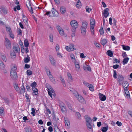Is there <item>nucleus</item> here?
I'll use <instances>...</instances> for the list:
<instances>
[{
    "label": "nucleus",
    "mask_w": 132,
    "mask_h": 132,
    "mask_svg": "<svg viewBox=\"0 0 132 132\" xmlns=\"http://www.w3.org/2000/svg\"><path fill=\"white\" fill-rule=\"evenodd\" d=\"M88 23L87 22L83 21L82 23L80 29L81 33L83 35H85L86 34V29L87 28Z\"/></svg>",
    "instance_id": "1"
},
{
    "label": "nucleus",
    "mask_w": 132,
    "mask_h": 132,
    "mask_svg": "<svg viewBox=\"0 0 132 132\" xmlns=\"http://www.w3.org/2000/svg\"><path fill=\"white\" fill-rule=\"evenodd\" d=\"M46 87L48 89V94L52 98V95L53 96L55 97V94L54 93V91L52 89V87L48 84H46Z\"/></svg>",
    "instance_id": "2"
},
{
    "label": "nucleus",
    "mask_w": 132,
    "mask_h": 132,
    "mask_svg": "<svg viewBox=\"0 0 132 132\" xmlns=\"http://www.w3.org/2000/svg\"><path fill=\"white\" fill-rule=\"evenodd\" d=\"M4 45L7 49H10L11 47V41L7 38H5L4 42Z\"/></svg>",
    "instance_id": "3"
},
{
    "label": "nucleus",
    "mask_w": 132,
    "mask_h": 132,
    "mask_svg": "<svg viewBox=\"0 0 132 132\" xmlns=\"http://www.w3.org/2000/svg\"><path fill=\"white\" fill-rule=\"evenodd\" d=\"M70 25L72 27V29L75 30H76L79 26L77 22L75 20H72L70 22Z\"/></svg>",
    "instance_id": "4"
},
{
    "label": "nucleus",
    "mask_w": 132,
    "mask_h": 132,
    "mask_svg": "<svg viewBox=\"0 0 132 132\" xmlns=\"http://www.w3.org/2000/svg\"><path fill=\"white\" fill-rule=\"evenodd\" d=\"M102 15L103 16V25H104L105 23L104 18H106L107 17V8L104 9L102 12Z\"/></svg>",
    "instance_id": "5"
},
{
    "label": "nucleus",
    "mask_w": 132,
    "mask_h": 132,
    "mask_svg": "<svg viewBox=\"0 0 132 132\" xmlns=\"http://www.w3.org/2000/svg\"><path fill=\"white\" fill-rule=\"evenodd\" d=\"M10 76L12 79L13 80H16L18 78V76L16 72H11Z\"/></svg>",
    "instance_id": "6"
},
{
    "label": "nucleus",
    "mask_w": 132,
    "mask_h": 132,
    "mask_svg": "<svg viewBox=\"0 0 132 132\" xmlns=\"http://www.w3.org/2000/svg\"><path fill=\"white\" fill-rule=\"evenodd\" d=\"M65 125L67 127H68L70 126V121L69 119L67 117H64V119Z\"/></svg>",
    "instance_id": "7"
},
{
    "label": "nucleus",
    "mask_w": 132,
    "mask_h": 132,
    "mask_svg": "<svg viewBox=\"0 0 132 132\" xmlns=\"http://www.w3.org/2000/svg\"><path fill=\"white\" fill-rule=\"evenodd\" d=\"M77 98L80 102L83 104H86L85 101L81 95H80Z\"/></svg>",
    "instance_id": "8"
},
{
    "label": "nucleus",
    "mask_w": 132,
    "mask_h": 132,
    "mask_svg": "<svg viewBox=\"0 0 132 132\" xmlns=\"http://www.w3.org/2000/svg\"><path fill=\"white\" fill-rule=\"evenodd\" d=\"M99 98L102 101H104L106 99V97L103 94L101 93L98 94Z\"/></svg>",
    "instance_id": "9"
},
{
    "label": "nucleus",
    "mask_w": 132,
    "mask_h": 132,
    "mask_svg": "<svg viewBox=\"0 0 132 132\" xmlns=\"http://www.w3.org/2000/svg\"><path fill=\"white\" fill-rule=\"evenodd\" d=\"M5 103L7 105H9L10 103V100L9 98L6 97H1Z\"/></svg>",
    "instance_id": "10"
},
{
    "label": "nucleus",
    "mask_w": 132,
    "mask_h": 132,
    "mask_svg": "<svg viewBox=\"0 0 132 132\" xmlns=\"http://www.w3.org/2000/svg\"><path fill=\"white\" fill-rule=\"evenodd\" d=\"M49 60L52 64L53 66L55 65V61L53 57L51 55L49 56Z\"/></svg>",
    "instance_id": "11"
},
{
    "label": "nucleus",
    "mask_w": 132,
    "mask_h": 132,
    "mask_svg": "<svg viewBox=\"0 0 132 132\" xmlns=\"http://www.w3.org/2000/svg\"><path fill=\"white\" fill-rule=\"evenodd\" d=\"M123 80V77L122 75H118V81L120 85H121L122 84V81Z\"/></svg>",
    "instance_id": "12"
},
{
    "label": "nucleus",
    "mask_w": 132,
    "mask_h": 132,
    "mask_svg": "<svg viewBox=\"0 0 132 132\" xmlns=\"http://www.w3.org/2000/svg\"><path fill=\"white\" fill-rule=\"evenodd\" d=\"M25 91V89L24 86L23 84H22V85L20 87V92H19L21 94H23Z\"/></svg>",
    "instance_id": "13"
},
{
    "label": "nucleus",
    "mask_w": 132,
    "mask_h": 132,
    "mask_svg": "<svg viewBox=\"0 0 132 132\" xmlns=\"http://www.w3.org/2000/svg\"><path fill=\"white\" fill-rule=\"evenodd\" d=\"M85 119L86 122V123L92 122V121L91 118L88 115H86L85 116Z\"/></svg>",
    "instance_id": "14"
},
{
    "label": "nucleus",
    "mask_w": 132,
    "mask_h": 132,
    "mask_svg": "<svg viewBox=\"0 0 132 132\" xmlns=\"http://www.w3.org/2000/svg\"><path fill=\"white\" fill-rule=\"evenodd\" d=\"M123 87L124 89L128 88V87L129 86V84L128 82L124 81L122 83Z\"/></svg>",
    "instance_id": "15"
},
{
    "label": "nucleus",
    "mask_w": 132,
    "mask_h": 132,
    "mask_svg": "<svg viewBox=\"0 0 132 132\" xmlns=\"http://www.w3.org/2000/svg\"><path fill=\"white\" fill-rule=\"evenodd\" d=\"M91 122L86 123V124L88 129H90L91 130L93 131V129L92 127V126L91 125Z\"/></svg>",
    "instance_id": "16"
},
{
    "label": "nucleus",
    "mask_w": 132,
    "mask_h": 132,
    "mask_svg": "<svg viewBox=\"0 0 132 132\" xmlns=\"http://www.w3.org/2000/svg\"><path fill=\"white\" fill-rule=\"evenodd\" d=\"M51 11L54 16H58V13L56 10L54 9H52Z\"/></svg>",
    "instance_id": "17"
},
{
    "label": "nucleus",
    "mask_w": 132,
    "mask_h": 132,
    "mask_svg": "<svg viewBox=\"0 0 132 132\" xmlns=\"http://www.w3.org/2000/svg\"><path fill=\"white\" fill-rule=\"evenodd\" d=\"M124 89V91L125 92V93L126 94V97L128 98H130L129 93L128 90V88L127 89Z\"/></svg>",
    "instance_id": "18"
},
{
    "label": "nucleus",
    "mask_w": 132,
    "mask_h": 132,
    "mask_svg": "<svg viewBox=\"0 0 132 132\" xmlns=\"http://www.w3.org/2000/svg\"><path fill=\"white\" fill-rule=\"evenodd\" d=\"M17 69L16 66V65H12L11 67V72H16V70Z\"/></svg>",
    "instance_id": "19"
},
{
    "label": "nucleus",
    "mask_w": 132,
    "mask_h": 132,
    "mask_svg": "<svg viewBox=\"0 0 132 132\" xmlns=\"http://www.w3.org/2000/svg\"><path fill=\"white\" fill-rule=\"evenodd\" d=\"M23 21L25 23L26 25L27 26H28V24L27 18L24 15H23Z\"/></svg>",
    "instance_id": "20"
},
{
    "label": "nucleus",
    "mask_w": 132,
    "mask_h": 132,
    "mask_svg": "<svg viewBox=\"0 0 132 132\" xmlns=\"http://www.w3.org/2000/svg\"><path fill=\"white\" fill-rule=\"evenodd\" d=\"M13 51H15L16 53H18L20 51V48L18 46H14L13 47Z\"/></svg>",
    "instance_id": "21"
},
{
    "label": "nucleus",
    "mask_w": 132,
    "mask_h": 132,
    "mask_svg": "<svg viewBox=\"0 0 132 132\" xmlns=\"http://www.w3.org/2000/svg\"><path fill=\"white\" fill-rule=\"evenodd\" d=\"M30 57L28 55H27V57L24 59V62L25 63H28L30 61Z\"/></svg>",
    "instance_id": "22"
},
{
    "label": "nucleus",
    "mask_w": 132,
    "mask_h": 132,
    "mask_svg": "<svg viewBox=\"0 0 132 132\" xmlns=\"http://www.w3.org/2000/svg\"><path fill=\"white\" fill-rule=\"evenodd\" d=\"M66 9L65 7L63 6H61L60 7V12L62 14H63L65 13Z\"/></svg>",
    "instance_id": "23"
},
{
    "label": "nucleus",
    "mask_w": 132,
    "mask_h": 132,
    "mask_svg": "<svg viewBox=\"0 0 132 132\" xmlns=\"http://www.w3.org/2000/svg\"><path fill=\"white\" fill-rule=\"evenodd\" d=\"M11 56L12 59H14L16 58V54L15 53L14 51L11 53Z\"/></svg>",
    "instance_id": "24"
},
{
    "label": "nucleus",
    "mask_w": 132,
    "mask_h": 132,
    "mask_svg": "<svg viewBox=\"0 0 132 132\" xmlns=\"http://www.w3.org/2000/svg\"><path fill=\"white\" fill-rule=\"evenodd\" d=\"M129 59V58L128 57L125 58L123 59L122 62L123 64L125 65V64H127L128 62Z\"/></svg>",
    "instance_id": "25"
},
{
    "label": "nucleus",
    "mask_w": 132,
    "mask_h": 132,
    "mask_svg": "<svg viewBox=\"0 0 132 132\" xmlns=\"http://www.w3.org/2000/svg\"><path fill=\"white\" fill-rule=\"evenodd\" d=\"M90 26L94 27L95 25V20L93 19H90Z\"/></svg>",
    "instance_id": "26"
},
{
    "label": "nucleus",
    "mask_w": 132,
    "mask_h": 132,
    "mask_svg": "<svg viewBox=\"0 0 132 132\" xmlns=\"http://www.w3.org/2000/svg\"><path fill=\"white\" fill-rule=\"evenodd\" d=\"M60 107L62 111L63 112H65L66 111V107L64 104L63 105H61Z\"/></svg>",
    "instance_id": "27"
},
{
    "label": "nucleus",
    "mask_w": 132,
    "mask_h": 132,
    "mask_svg": "<svg viewBox=\"0 0 132 132\" xmlns=\"http://www.w3.org/2000/svg\"><path fill=\"white\" fill-rule=\"evenodd\" d=\"M122 46L123 49L125 50H129L130 49V47L129 46H126L123 45H122Z\"/></svg>",
    "instance_id": "28"
},
{
    "label": "nucleus",
    "mask_w": 132,
    "mask_h": 132,
    "mask_svg": "<svg viewBox=\"0 0 132 132\" xmlns=\"http://www.w3.org/2000/svg\"><path fill=\"white\" fill-rule=\"evenodd\" d=\"M81 6V3L80 1L79 0H78L76 5L77 7L79 8H80Z\"/></svg>",
    "instance_id": "29"
},
{
    "label": "nucleus",
    "mask_w": 132,
    "mask_h": 132,
    "mask_svg": "<svg viewBox=\"0 0 132 132\" xmlns=\"http://www.w3.org/2000/svg\"><path fill=\"white\" fill-rule=\"evenodd\" d=\"M24 45L26 47H28L29 46V43L27 39H25L24 41Z\"/></svg>",
    "instance_id": "30"
},
{
    "label": "nucleus",
    "mask_w": 132,
    "mask_h": 132,
    "mask_svg": "<svg viewBox=\"0 0 132 132\" xmlns=\"http://www.w3.org/2000/svg\"><path fill=\"white\" fill-rule=\"evenodd\" d=\"M27 6L28 8L29 11L31 13H32L33 12V10L32 9V7H31L30 3H29V6L28 7Z\"/></svg>",
    "instance_id": "31"
},
{
    "label": "nucleus",
    "mask_w": 132,
    "mask_h": 132,
    "mask_svg": "<svg viewBox=\"0 0 132 132\" xmlns=\"http://www.w3.org/2000/svg\"><path fill=\"white\" fill-rule=\"evenodd\" d=\"M14 88L16 91L18 92H20V89L17 84H15L14 86Z\"/></svg>",
    "instance_id": "32"
},
{
    "label": "nucleus",
    "mask_w": 132,
    "mask_h": 132,
    "mask_svg": "<svg viewBox=\"0 0 132 132\" xmlns=\"http://www.w3.org/2000/svg\"><path fill=\"white\" fill-rule=\"evenodd\" d=\"M108 55L111 57H113V53L110 50H108Z\"/></svg>",
    "instance_id": "33"
},
{
    "label": "nucleus",
    "mask_w": 132,
    "mask_h": 132,
    "mask_svg": "<svg viewBox=\"0 0 132 132\" xmlns=\"http://www.w3.org/2000/svg\"><path fill=\"white\" fill-rule=\"evenodd\" d=\"M74 45L73 44H71L69 45V47L71 51H73L76 50L74 48Z\"/></svg>",
    "instance_id": "34"
},
{
    "label": "nucleus",
    "mask_w": 132,
    "mask_h": 132,
    "mask_svg": "<svg viewBox=\"0 0 132 132\" xmlns=\"http://www.w3.org/2000/svg\"><path fill=\"white\" fill-rule=\"evenodd\" d=\"M88 87L90 90L92 92H93L94 90V86L92 84H90V85L88 86Z\"/></svg>",
    "instance_id": "35"
},
{
    "label": "nucleus",
    "mask_w": 132,
    "mask_h": 132,
    "mask_svg": "<svg viewBox=\"0 0 132 132\" xmlns=\"http://www.w3.org/2000/svg\"><path fill=\"white\" fill-rule=\"evenodd\" d=\"M50 38V41L51 42H53V36L52 34H50L49 35Z\"/></svg>",
    "instance_id": "36"
},
{
    "label": "nucleus",
    "mask_w": 132,
    "mask_h": 132,
    "mask_svg": "<svg viewBox=\"0 0 132 132\" xmlns=\"http://www.w3.org/2000/svg\"><path fill=\"white\" fill-rule=\"evenodd\" d=\"M107 42L106 39H102L101 41V43L103 46L107 43Z\"/></svg>",
    "instance_id": "37"
},
{
    "label": "nucleus",
    "mask_w": 132,
    "mask_h": 132,
    "mask_svg": "<svg viewBox=\"0 0 132 132\" xmlns=\"http://www.w3.org/2000/svg\"><path fill=\"white\" fill-rule=\"evenodd\" d=\"M4 65L3 63V62L0 61V68L1 69H3L4 68Z\"/></svg>",
    "instance_id": "38"
},
{
    "label": "nucleus",
    "mask_w": 132,
    "mask_h": 132,
    "mask_svg": "<svg viewBox=\"0 0 132 132\" xmlns=\"http://www.w3.org/2000/svg\"><path fill=\"white\" fill-rule=\"evenodd\" d=\"M27 74L28 76H30L32 74V72L30 70H28L27 71Z\"/></svg>",
    "instance_id": "39"
},
{
    "label": "nucleus",
    "mask_w": 132,
    "mask_h": 132,
    "mask_svg": "<svg viewBox=\"0 0 132 132\" xmlns=\"http://www.w3.org/2000/svg\"><path fill=\"white\" fill-rule=\"evenodd\" d=\"M100 130L103 132H105L107 130V128L105 127L102 128Z\"/></svg>",
    "instance_id": "40"
},
{
    "label": "nucleus",
    "mask_w": 132,
    "mask_h": 132,
    "mask_svg": "<svg viewBox=\"0 0 132 132\" xmlns=\"http://www.w3.org/2000/svg\"><path fill=\"white\" fill-rule=\"evenodd\" d=\"M31 111L32 112L31 113V114H32L33 116H35L36 114V113L34 109V108H31Z\"/></svg>",
    "instance_id": "41"
},
{
    "label": "nucleus",
    "mask_w": 132,
    "mask_h": 132,
    "mask_svg": "<svg viewBox=\"0 0 132 132\" xmlns=\"http://www.w3.org/2000/svg\"><path fill=\"white\" fill-rule=\"evenodd\" d=\"M71 31L72 32V34H71V37L72 38L73 37L75 36V32L76 30L73 29H71Z\"/></svg>",
    "instance_id": "42"
},
{
    "label": "nucleus",
    "mask_w": 132,
    "mask_h": 132,
    "mask_svg": "<svg viewBox=\"0 0 132 132\" xmlns=\"http://www.w3.org/2000/svg\"><path fill=\"white\" fill-rule=\"evenodd\" d=\"M60 35L61 36H63L64 35V32L63 29L59 31Z\"/></svg>",
    "instance_id": "43"
},
{
    "label": "nucleus",
    "mask_w": 132,
    "mask_h": 132,
    "mask_svg": "<svg viewBox=\"0 0 132 132\" xmlns=\"http://www.w3.org/2000/svg\"><path fill=\"white\" fill-rule=\"evenodd\" d=\"M113 77L115 79H117V72L116 71V70H114L113 71Z\"/></svg>",
    "instance_id": "44"
},
{
    "label": "nucleus",
    "mask_w": 132,
    "mask_h": 132,
    "mask_svg": "<svg viewBox=\"0 0 132 132\" xmlns=\"http://www.w3.org/2000/svg\"><path fill=\"white\" fill-rule=\"evenodd\" d=\"M90 30L92 34L93 35L94 33V27L90 26Z\"/></svg>",
    "instance_id": "45"
},
{
    "label": "nucleus",
    "mask_w": 132,
    "mask_h": 132,
    "mask_svg": "<svg viewBox=\"0 0 132 132\" xmlns=\"http://www.w3.org/2000/svg\"><path fill=\"white\" fill-rule=\"evenodd\" d=\"M76 69L77 71H79L80 70V67L79 64L75 66Z\"/></svg>",
    "instance_id": "46"
},
{
    "label": "nucleus",
    "mask_w": 132,
    "mask_h": 132,
    "mask_svg": "<svg viewBox=\"0 0 132 132\" xmlns=\"http://www.w3.org/2000/svg\"><path fill=\"white\" fill-rule=\"evenodd\" d=\"M6 29L7 32H9V33H10L12 32L11 30L10 27H6Z\"/></svg>",
    "instance_id": "47"
},
{
    "label": "nucleus",
    "mask_w": 132,
    "mask_h": 132,
    "mask_svg": "<svg viewBox=\"0 0 132 132\" xmlns=\"http://www.w3.org/2000/svg\"><path fill=\"white\" fill-rule=\"evenodd\" d=\"M1 58L2 60L4 61H6V56L4 55H2L1 56Z\"/></svg>",
    "instance_id": "48"
},
{
    "label": "nucleus",
    "mask_w": 132,
    "mask_h": 132,
    "mask_svg": "<svg viewBox=\"0 0 132 132\" xmlns=\"http://www.w3.org/2000/svg\"><path fill=\"white\" fill-rule=\"evenodd\" d=\"M4 14H6L7 13V11L6 9L5 8H3L2 10Z\"/></svg>",
    "instance_id": "49"
},
{
    "label": "nucleus",
    "mask_w": 132,
    "mask_h": 132,
    "mask_svg": "<svg viewBox=\"0 0 132 132\" xmlns=\"http://www.w3.org/2000/svg\"><path fill=\"white\" fill-rule=\"evenodd\" d=\"M59 49H60V47H59V45L58 44H56V47H55V49H56V51L57 52H58L59 50Z\"/></svg>",
    "instance_id": "50"
},
{
    "label": "nucleus",
    "mask_w": 132,
    "mask_h": 132,
    "mask_svg": "<svg viewBox=\"0 0 132 132\" xmlns=\"http://www.w3.org/2000/svg\"><path fill=\"white\" fill-rule=\"evenodd\" d=\"M92 10L91 9L89 8L88 6L86 7V12H89Z\"/></svg>",
    "instance_id": "51"
},
{
    "label": "nucleus",
    "mask_w": 132,
    "mask_h": 132,
    "mask_svg": "<svg viewBox=\"0 0 132 132\" xmlns=\"http://www.w3.org/2000/svg\"><path fill=\"white\" fill-rule=\"evenodd\" d=\"M37 85V84L36 82L34 81L30 85V86L31 87H35Z\"/></svg>",
    "instance_id": "52"
},
{
    "label": "nucleus",
    "mask_w": 132,
    "mask_h": 132,
    "mask_svg": "<svg viewBox=\"0 0 132 132\" xmlns=\"http://www.w3.org/2000/svg\"><path fill=\"white\" fill-rule=\"evenodd\" d=\"M99 31L101 35H102L104 34L103 29L102 27H101L100 29L99 30Z\"/></svg>",
    "instance_id": "53"
},
{
    "label": "nucleus",
    "mask_w": 132,
    "mask_h": 132,
    "mask_svg": "<svg viewBox=\"0 0 132 132\" xmlns=\"http://www.w3.org/2000/svg\"><path fill=\"white\" fill-rule=\"evenodd\" d=\"M73 94L77 98L80 95L78 94V92L76 91L74 92Z\"/></svg>",
    "instance_id": "54"
},
{
    "label": "nucleus",
    "mask_w": 132,
    "mask_h": 132,
    "mask_svg": "<svg viewBox=\"0 0 132 132\" xmlns=\"http://www.w3.org/2000/svg\"><path fill=\"white\" fill-rule=\"evenodd\" d=\"M83 84L84 85H85V86L88 87L90 85V84H89L87 82L85 81H84L83 82Z\"/></svg>",
    "instance_id": "55"
},
{
    "label": "nucleus",
    "mask_w": 132,
    "mask_h": 132,
    "mask_svg": "<svg viewBox=\"0 0 132 132\" xmlns=\"http://www.w3.org/2000/svg\"><path fill=\"white\" fill-rule=\"evenodd\" d=\"M76 116L78 119H80L81 117V115L79 113L77 112L76 113Z\"/></svg>",
    "instance_id": "56"
},
{
    "label": "nucleus",
    "mask_w": 132,
    "mask_h": 132,
    "mask_svg": "<svg viewBox=\"0 0 132 132\" xmlns=\"http://www.w3.org/2000/svg\"><path fill=\"white\" fill-rule=\"evenodd\" d=\"M51 81L53 83L55 84V80L54 79L53 77H51V78L50 79Z\"/></svg>",
    "instance_id": "57"
},
{
    "label": "nucleus",
    "mask_w": 132,
    "mask_h": 132,
    "mask_svg": "<svg viewBox=\"0 0 132 132\" xmlns=\"http://www.w3.org/2000/svg\"><path fill=\"white\" fill-rule=\"evenodd\" d=\"M65 48L66 50L68 51L69 52L71 51V50L69 47L68 46H65Z\"/></svg>",
    "instance_id": "58"
},
{
    "label": "nucleus",
    "mask_w": 132,
    "mask_h": 132,
    "mask_svg": "<svg viewBox=\"0 0 132 132\" xmlns=\"http://www.w3.org/2000/svg\"><path fill=\"white\" fill-rule=\"evenodd\" d=\"M9 34L11 37L13 39L14 38V35L12 33V32L10 33Z\"/></svg>",
    "instance_id": "59"
},
{
    "label": "nucleus",
    "mask_w": 132,
    "mask_h": 132,
    "mask_svg": "<svg viewBox=\"0 0 132 132\" xmlns=\"http://www.w3.org/2000/svg\"><path fill=\"white\" fill-rule=\"evenodd\" d=\"M80 56L82 58H85L86 57V56L84 55L83 53H81L80 54Z\"/></svg>",
    "instance_id": "60"
},
{
    "label": "nucleus",
    "mask_w": 132,
    "mask_h": 132,
    "mask_svg": "<svg viewBox=\"0 0 132 132\" xmlns=\"http://www.w3.org/2000/svg\"><path fill=\"white\" fill-rule=\"evenodd\" d=\"M61 83H62L63 86L65 87L66 86V84L65 83L64 80L61 81Z\"/></svg>",
    "instance_id": "61"
},
{
    "label": "nucleus",
    "mask_w": 132,
    "mask_h": 132,
    "mask_svg": "<svg viewBox=\"0 0 132 132\" xmlns=\"http://www.w3.org/2000/svg\"><path fill=\"white\" fill-rule=\"evenodd\" d=\"M17 32L18 35L22 33V31L20 29H17Z\"/></svg>",
    "instance_id": "62"
},
{
    "label": "nucleus",
    "mask_w": 132,
    "mask_h": 132,
    "mask_svg": "<svg viewBox=\"0 0 132 132\" xmlns=\"http://www.w3.org/2000/svg\"><path fill=\"white\" fill-rule=\"evenodd\" d=\"M38 94V90H35V91H34L33 93V95H37Z\"/></svg>",
    "instance_id": "63"
},
{
    "label": "nucleus",
    "mask_w": 132,
    "mask_h": 132,
    "mask_svg": "<svg viewBox=\"0 0 132 132\" xmlns=\"http://www.w3.org/2000/svg\"><path fill=\"white\" fill-rule=\"evenodd\" d=\"M26 132H31V130L30 128H27L26 129Z\"/></svg>",
    "instance_id": "64"
}]
</instances>
